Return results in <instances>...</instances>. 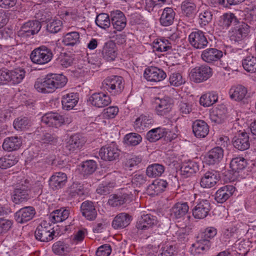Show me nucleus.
Segmentation results:
<instances>
[{
    "label": "nucleus",
    "instance_id": "obj_1",
    "mask_svg": "<svg viewBox=\"0 0 256 256\" xmlns=\"http://www.w3.org/2000/svg\"><path fill=\"white\" fill-rule=\"evenodd\" d=\"M66 82L67 78L63 74H50L44 78L37 79L34 86L38 92L47 94L64 87Z\"/></svg>",
    "mask_w": 256,
    "mask_h": 256
},
{
    "label": "nucleus",
    "instance_id": "obj_2",
    "mask_svg": "<svg viewBox=\"0 0 256 256\" xmlns=\"http://www.w3.org/2000/svg\"><path fill=\"white\" fill-rule=\"evenodd\" d=\"M137 190L130 186L122 189L120 194H112L110 196L108 204L112 207L120 206L124 204L130 203L134 198Z\"/></svg>",
    "mask_w": 256,
    "mask_h": 256
},
{
    "label": "nucleus",
    "instance_id": "obj_3",
    "mask_svg": "<svg viewBox=\"0 0 256 256\" xmlns=\"http://www.w3.org/2000/svg\"><path fill=\"white\" fill-rule=\"evenodd\" d=\"M102 87L112 96L120 94L124 87V81L122 77L111 76L106 78L102 82Z\"/></svg>",
    "mask_w": 256,
    "mask_h": 256
},
{
    "label": "nucleus",
    "instance_id": "obj_4",
    "mask_svg": "<svg viewBox=\"0 0 256 256\" xmlns=\"http://www.w3.org/2000/svg\"><path fill=\"white\" fill-rule=\"evenodd\" d=\"M52 58L53 54L52 50L44 46L34 48L30 55L32 62L40 65L48 63Z\"/></svg>",
    "mask_w": 256,
    "mask_h": 256
},
{
    "label": "nucleus",
    "instance_id": "obj_5",
    "mask_svg": "<svg viewBox=\"0 0 256 256\" xmlns=\"http://www.w3.org/2000/svg\"><path fill=\"white\" fill-rule=\"evenodd\" d=\"M212 75V69L206 64L196 66L190 74V80L194 82L200 83L206 81Z\"/></svg>",
    "mask_w": 256,
    "mask_h": 256
},
{
    "label": "nucleus",
    "instance_id": "obj_6",
    "mask_svg": "<svg viewBox=\"0 0 256 256\" xmlns=\"http://www.w3.org/2000/svg\"><path fill=\"white\" fill-rule=\"evenodd\" d=\"M54 234L52 226L46 222L39 224L34 232L36 240L42 242H48L53 240Z\"/></svg>",
    "mask_w": 256,
    "mask_h": 256
},
{
    "label": "nucleus",
    "instance_id": "obj_7",
    "mask_svg": "<svg viewBox=\"0 0 256 256\" xmlns=\"http://www.w3.org/2000/svg\"><path fill=\"white\" fill-rule=\"evenodd\" d=\"M120 152L117 144L112 142L103 146L99 151V155L102 160L111 162L118 159Z\"/></svg>",
    "mask_w": 256,
    "mask_h": 256
},
{
    "label": "nucleus",
    "instance_id": "obj_8",
    "mask_svg": "<svg viewBox=\"0 0 256 256\" xmlns=\"http://www.w3.org/2000/svg\"><path fill=\"white\" fill-rule=\"evenodd\" d=\"M42 28L41 22L38 20H29L24 23L18 32V36L26 38L38 34Z\"/></svg>",
    "mask_w": 256,
    "mask_h": 256
},
{
    "label": "nucleus",
    "instance_id": "obj_9",
    "mask_svg": "<svg viewBox=\"0 0 256 256\" xmlns=\"http://www.w3.org/2000/svg\"><path fill=\"white\" fill-rule=\"evenodd\" d=\"M86 140L82 135L76 134L72 136L66 142L64 151L66 154L79 150L84 144Z\"/></svg>",
    "mask_w": 256,
    "mask_h": 256
},
{
    "label": "nucleus",
    "instance_id": "obj_10",
    "mask_svg": "<svg viewBox=\"0 0 256 256\" xmlns=\"http://www.w3.org/2000/svg\"><path fill=\"white\" fill-rule=\"evenodd\" d=\"M250 32V26L248 24L242 22L238 26L232 28L229 32L230 40L234 43H239L248 36Z\"/></svg>",
    "mask_w": 256,
    "mask_h": 256
},
{
    "label": "nucleus",
    "instance_id": "obj_11",
    "mask_svg": "<svg viewBox=\"0 0 256 256\" xmlns=\"http://www.w3.org/2000/svg\"><path fill=\"white\" fill-rule=\"evenodd\" d=\"M154 105L155 112L160 116L168 115L172 108L171 99L168 96H164L162 98H156Z\"/></svg>",
    "mask_w": 256,
    "mask_h": 256
},
{
    "label": "nucleus",
    "instance_id": "obj_12",
    "mask_svg": "<svg viewBox=\"0 0 256 256\" xmlns=\"http://www.w3.org/2000/svg\"><path fill=\"white\" fill-rule=\"evenodd\" d=\"M30 186L28 182L25 180L24 184H22L14 191L12 200L16 204L26 202L29 198Z\"/></svg>",
    "mask_w": 256,
    "mask_h": 256
},
{
    "label": "nucleus",
    "instance_id": "obj_13",
    "mask_svg": "<svg viewBox=\"0 0 256 256\" xmlns=\"http://www.w3.org/2000/svg\"><path fill=\"white\" fill-rule=\"evenodd\" d=\"M188 41L190 44L196 49L204 48L208 44L204 33L200 30L192 32L188 36Z\"/></svg>",
    "mask_w": 256,
    "mask_h": 256
},
{
    "label": "nucleus",
    "instance_id": "obj_14",
    "mask_svg": "<svg viewBox=\"0 0 256 256\" xmlns=\"http://www.w3.org/2000/svg\"><path fill=\"white\" fill-rule=\"evenodd\" d=\"M144 77L148 82H158L165 79L166 74L161 68L156 66H149L145 69Z\"/></svg>",
    "mask_w": 256,
    "mask_h": 256
},
{
    "label": "nucleus",
    "instance_id": "obj_15",
    "mask_svg": "<svg viewBox=\"0 0 256 256\" xmlns=\"http://www.w3.org/2000/svg\"><path fill=\"white\" fill-rule=\"evenodd\" d=\"M88 102L96 108H103L111 103L112 99L107 93L94 92L89 97Z\"/></svg>",
    "mask_w": 256,
    "mask_h": 256
},
{
    "label": "nucleus",
    "instance_id": "obj_16",
    "mask_svg": "<svg viewBox=\"0 0 256 256\" xmlns=\"http://www.w3.org/2000/svg\"><path fill=\"white\" fill-rule=\"evenodd\" d=\"M210 208L209 200L204 199L200 200L196 202L192 209V216L196 219H204L208 216Z\"/></svg>",
    "mask_w": 256,
    "mask_h": 256
},
{
    "label": "nucleus",
    "instance_id": "obj_17",
    "mask_svg": "<svg viewBox=\"0 0 256 256\" xmlns=\"http://www.w3.org/2000/svg\"><path fill=\"white\" fill-rule=\"evenodd\" d=\"M250 134L246 132H240L232 140L234 146L237 150L244 151L249 148Z\"/></svg>",
    "mask_w": 256,
    "mask_h": 256
},
{
    "label": "nucleus",
    "instance_id": "obj_18",
    "mask_svg": "<svg viewBox=\"0 0 256 256\" xmlns=\"http://www.w3.org/2000/svg\"><path fill=\"white\" fill-rule=\"evenodd\" d=\"M36 214V210L32 206H26L20 208L14 214V218L18 223L24 224L31 220Z\"/></svg>",
    "mask_w": 256,
    "mask_h": 256
},
{
    "label": "nucleus",
    "instance_id": "obj_19",
    "mask_svg": "<svg viewBox=\"0 0 256 256\" xmlns=\"http://www.w3.org/2000/svg\"><path fill=\"white\" fill-rule=\"evenodd\" d=\"M220 179V175L216 172L208 171L202 176L200 185L203 188H211L216 184Z\"/></svg>",
    "mask_w": 256,
    "mask_h": 256
},
{
    "label": "nucleus",
    "instance_id": "obj_20",
    "mask_svg": "<svg viewBox=\"0 0 256 256\" xmlns=\"http://www.w3.org/2000/svg\"><path fill=\"white\" fill-rule=\"evenodd\" d=\"M222 56V50L216 48H208L202 52L201 58L206 63L212 64L220 60Z\"/></svg>",
    "mask_w": 256,
    "mask_h": 256
},
{
    "label": "nucleus",
    "instance_id": "obj_21",
    "mask_svg": "<svg viewBox=\"0 0 256 256\" xmlns=\"http://www.w3.org/2000/svg\"><path fill=\"white\" fill-rule=\"evenodd\" d=\"M111 24L117 31L122 30L126 25V19L122 12L116 10L111 12Z\"/></svg>",
    "mask_w": 256,
    "mask_h": 256
},
{
    "label": "nucleus",
    "instance_id": "obj_22",
    "mask_svg": "<svg viewBox=\"0 0 256 256\" xmlns=\"http://www.w3.org/2000/svg\"><path fill=\"white\" fill-rule=\"evenodd\" d=\"M168 186V183L166 180H155L148 186L146 192L150 196H156L165 191Z\"/></svg>",
    "mask_w": 256,
    "mask_h": 256
},
{
    "label": "nucleus",
    "instance_id": "obj_23",
    "mask_svg": "<svg viewBox=\"0 0 256 256\" xmlns=\"http://www.w3.org/2000/svg\"><path fill=\"white\" fill-rule=\"evenodd\" d=\"M235 189V187L232 185H226L221 187L215 194V200L218 203H224L232 195Z\"/></svg>",
    "mask_w": 256,
    "mask_h": 256
},
{
    "label": "nucleus",
    "instance_id": "obj_24",
    "mask_svg": "<svg viewBox=\"0 0 256 256\" xmlns=\"http://www.w3.org/2000/svg\"><path fill=\"white\" fill-rule=\"evenodd\" d=\"M67 182V176L66 174L58 172L52 176L49 180L50 187L56 190L64 187Z\"/></svg>",
    "mask_w": 256,
    "mask_h": 256
},
{
    "label": "nucleus",
    "instance_id": "obj_25",
    "mask_svg": "<svg viewBox=\"0 0 256 256\" xmlns=\"http://www.w3.org/2000/svg\"><path fill=\"white\" fill-rule=\"evenodd\" d=\"M237 22H238V20L234 14L226 12L220 17L218 26L220 30L224 31L227 30L232 24H236Z\"/></svg>",
    "mask_w": 256,
    "mask_h": 256
},
{
    "label": "nucleus",
    "instance_id": "obj_26",
    "mask_svg": "<svg viewBox=\"0 0 256 256\" xmlns=\"http://www.w3.org/2000/svg\"><path fill=\"white\" fill-rule=\"evenodd\" d=\"M157 224L156 216L151 214H143L136 222V226L138 229L146 230L153 227Z\"/></svg>",
    "mask_w": 256,
    "mask_h": 256
},
{
    "label": "nucleus",
    "instance_id": "obj_27",
    "mask_svg": "<svg viewBox=\"0 0 256 256\" xmlns=\"http://www.w3.org/2000/svg\"><path fill=\"white\" fill-rule=\"evenodd\" d=\"M102 58L108 62L113 61L117 56V50L115 43L111 40L106 42L102 51Z\"/></svg>",
    "mask_w": 256,
    "mask_h": 256
},
{
    "label": "nucleus",
    "instance_id": "obj_28",
    "mask_svg": "<svg viewBox=\"0 0 256 256\" xmlns=\"http://www.w3.org/2000/svg\"><path fill=\"white\" fill-rule=\"evenodd\" d=\"M192 132L198 138H205L209 132V126L203 120H195L192 126Z\"/></svg>",
    "mask_w": 256,
    "mask_h": 256
},
{
    "label": "nucleus",
    "instance_id": "obj_29",
    "mask_svg": "<svg viewBox=\"0 0 256 256\" xmlns=\"http://www.w3.org/2000/svg\"><path fill=\"white\" fill-rule=\"evenodd\" d=\"M226 113L227 110L224 106H218L210 112V119L216 124H222L226 118Z\"/></svg>",
    "mask_w": 256,
    "mask_h": 256
},
{
    "label": "nucleus",
    "instance_id": "obj_30",
    "mask_svg": "<svg viewBox=\"0 0 256 256\" xmlns=\"http://www.w3.org/2000/svg\"><path fill=\"white\" fill-rule=\"evenodd\" d=\"M210 246V240L202 238L192 244L190 248V252L193 255L202 254L208 250Z\"/></svg>",
    "mask_w": 256,
    "mask_h": 256
},
{
    "label": "nucleus",
    "instance_id": "obj_31",
    "mask_svg": "<svg viewBox=\"0 0 256 256\" xmlns=\"http://www.w3.org/2000/svg\"><path fill=\"white\" fill-rule=\"evenodd\" d=\"M189 206L186 202L175 204L170 209V216L173 218H183L188 212Z\"/></svg>",
    "mask_w": 256,
    "mask_h": 256
},
{
    "label": "nucleus",
    "instance_id": "obj_32",
    "mask_svg": "<svg viewBox=\"0 0 256 256\" xmlns=\"http://www.w3.org/2000/svg\"><path fill=\"white\" fill-rule=\"evenodd\" d=\"M70 210L68 207H63L53 211L50 216L51 222L56 223L66 220L70 216Z\"/></svg>",
    "mask_w": 256,
    "mask_h": 256
},
{
    "label": "nucleus",
    "instance_id": "obj_33",
    "mask_svg": "<svg viewBox=\"0 0 256 256\" xmlns=\"http://www.w3.org/2000/svg\"><path fill=\"white\" fill-rule=\"evenodd\" d=\"M176 12L172 8H164L159 19L160 24L163 26H168L173 24Z\"/></svg>",
    "mask_w": 256,
    "mask_h": 256
},
{
    "label": "nucleus",
    "instance_id": "obj_34",
    "mask_svg": "<svg viewBox=\"0 0 256 256\" xmlns=\"http://www.w3.org/2000/svg\"><path fill=\"white\" fill-rule=\"evenodd\" d=\"M224 158V150L220 146H216L208 153L206 161L209 164H218Z\"/></svg>",
    "mask_w": 256,
    "mask_h": 256
},
{
    "label": "nucleus",
    "instance_id": "obj_35",
    "mask_svg": "<svg viewBox=\"0 0 256 256\" xmlns=\"http://www.w3.org/2000/svg\"><path fill=\"white\" fill-rule=\"evenodd\" d=\"M22 140L18 136H10L6 138L2 144L3 149L8 152L18 150L21 146Z\"/></svg>",
    "mask_w": 256,
    "mask_h": 256
},
{
    "label": "nucleus",
    "instance_id": "obj_36",
    "mask_svg": "<svg viewBox=\"0 0 256 256\" xmlns=\"http://www.w3.org/2000/svg\"><path fill=\"white\" fill-rule=\"evenodd\" d=\"M132 220V217L128 214L122 212L114 218L112 226L114 229L123 228L128 226Z\"/></svg>",
    "mask_w": 256,
    "mask_h": 256
},
{
    "label": "nucleus",
    "instance_id": "obj_37",
    "mask_svg": "<svg viewBox=\"0 0 256 256\" xmlns=\"http://www.w3.org/2000/svg\"><path fill=\"white\" fill-rule=\"evenodd\" d=\"M82 216L88 220H94L96 216V211L92 202L85 201L80 206Z\"/></svg>",
    "mask_w": 256,
    "mask_h": 256
},
{
    "label": "nucleus",
    "instance_id": "obj_38",
    "mask_svg": "<svg viewBox=\"0 0 256 256\" xmlns=\"http://www.w3.org/2000/svg\"><path fill=\"white\" fill-rule=\"evenodd\" d=\"M247 92L246 88L242 85L233 86L229 90L230 98L238 102L246 98Z\"/></svg>",
    "mask_w": 256,
    "mask_h": 256
},
{
    "label": "nucleus",
    "instance_id": "obj_39",
    "mask_svg": "<svg viewBox=\"0 0 256 256\" xmlns=\"http://www.w3.org/2000/svg\"><path fill=\"white\" fill-rule=\"evenodd\" d=\"M78 100L76 93H70L63 96L62 104L63 109L69 110H72L78 104Z\"/></svg>",
    "mask_w": 256,
    "mask_h": 256
},
{
    "label": "nucleus",
    "instance_id": "obj_40",
    "mask_svg": "<svg viewBox=\"0 0 256 256\" xmlns=\"http://www.w3.org/2000/svg\"><path fill=\"white\" fill-rule=\"evenodd\" d=\"M52 251L57 255L66 256L72 251V248L68 243L64 241H58L53 244Z\"/></svg>",
    "mask_w": 256,
    "mask_h": 256
},
{
    "label": "nucleus",
    "instance_id": "obj_41",
    "mask_svg": "<svg viewBox=\"0 0 256 256\" xmlns=\"http://www.w3.org/2000/svg\"><path fill=\"white\" fill-rule=\"evenodd\" d=\"M154 120L152 117L142 114L134 122V127L136 130L141 131L149 128L153 124Z\"/></svg>",
    "mask_w": 256,
    "mask_h": 256
},
{
    "label": "nucleus",
    "instance_id": "obj_42",
    "mask_svg": "<svg viewBox=\"0 0 256 256\" xmlns=\"http://www.w3.org/2000/svg\"><path fill=\"white\" fill-rule=\"evenodd\" d=\"M198 170V166L196 162L188 160L182 163L180 168L182 174L188 177Z\"/></svg>",
    "mask_w": 256,
    "mask_h": 256
},
{
    "label": "nucleus",
    "instance_id": "obj_43",
    "mask_svg": "<svg viewBox=\"0 0 256 256\" xmlns=\"http://www.w3.org/2000/svg\"><path fill=\"white\" fill-rule=\"evenodd\" d=\"M246 160L244 158L236 156L232 159L230 168L234 173H238L246 168Z\"/></svg>",
    "mask_w": 256,
    "mask_h": 256
},
{
    "label": "nucleus",
    "instance_id": "obj_44",
    "mask_svg": "<svg viewBox=\"0 0 256 256\" xmlns=\"http://www.w3.org/2000/svg\"><path fill=\"white\" fill-rule=\"evenodd\" d=\"M62 43L66 46H74L80 42V33L72 32L66 34L63 38Z\"/></svg>",
    "mask_w": 256,
    "mask_h": 256
},
{
    "label": "nucleus",
    "instance_id": "obj_45",
    "mask_svg": "<svg viewBox=\"0 0 256 256\" xmlns=\"http://www.w3.org/2000/svg\"><path fill=\"white\" fill-rule=\"evenodd\" d=\"M166 135V129L161 128H153L146 134V138L150 142H155Z\"/></svg>",
    "mask_w": 256,
    "mask_h": 256
},
{
    "label": "nucleus",
    "instance_id": "obj_46",
    "mask_svg": "<svg viewBox=\"0 0 256 256\" xmlns=\"http://www.w3.org/2000/svg\"><path fill=\"white\" fill-rule=\"evenodd\" d=\"M164 171V166L158 164H154L148 166L146 174L150 178H156L162 176Z\"/></svg>",
    "mask_w": 256,
    "mask_h": 256
},
{
    "label": "nucleus",
    "instance_id": "obj_47",
    "mask_svg": "<svg viewBox=\"0 0 256 256\" xmlns=\"http://www.w3.org/2000/svg\"><path fill=\"white\" fill-rule=\"evenodd\" d=\"M25 74L24 70L20 68L10 70V82L14 84L21 82L25 76Z\"/></svg>",
    "mask_w": 256,
    "mask_h": 256
},
{
    "label": "nucleus",
    "instance_id": "obj_48",
    "mask_svg": "<svg viewBox=\"0 0 256 256\" xmlns=\"http://www.w3.org/2000/svg\"><path fill=\"white\" fill-rule=\"evenodd\" d=\"M242 65L248 72H256V57L252 56H246L242 60Z\"/></svg>",
    "mask_w": 256,
    "mask_h": 256
},
{
    "label": "nucleus",
    "instance_id": "obj_49",
    "mask_svg": "<svg viewBox=\"0 0 256 256\" xmlns=\"http://www.w3.org/2000/svg\"><path fill=\"white\" fill-rule=\"evenodd\" d=\"M13 126L17 130H24L30 126V120L28 117L20 116L14 120Z\"/></svg>",
    "mask_w": 256,
    "mask_h": 256
},
{
    "label": "nucleus",
    "instance_id": "obj_50",
    "mask_svg": "<svg viewBox=\"0 0 256 256\" xmlns=\"http://www.w3.org/2000/svg\"><path fill=\"white\" fill-rule=\"evenodd\" d=\"M69 198H76L84 194V188L82 184L73 183L68 191Z\"/></svg>",
    "mask_w": 256,
    "mask_h": 256
},
{
    "label": "nucleus",
    "instance_id": "obj_51",
    "mask_svg": "<svg viewBox=\"0 0 256 256\" xmlns=\"http://www.w3.org/2000/svg\"><path fill=\"white\" fill-rule=\"evenodd\" d=\"M182 14L188 17H193L196 10V6L192 2L186 0L181 6Z\"/></svg>",
    "mask_w": 256,
    "mask_h": 256
},
{
    "label": "nucleus",
    "instance_id": "obj_52",
    "mask_svg": "<svg viewBox=\"0 0 256 256\" xmlns=\"http://www.w3.org/2000/svg\"><path fill=\"white\" fill-rule=\"evenodd\" d=\"M95 22L96 24L102 29L108 28L111 24V18L108 14L106 13H101L97 15Z\"/></svg>",
    "mask_w": 256,
    "mask_h": 256
},
{
    "label": "nucleus",
    "instance_id": "obj_53",
    "mask_svg": "<svg viewBox=\"0 0 256 256\" xmlns=\"http://www.w3.org/2000/svg\"><path fill=\"white\" fill-rule=\"evenodd\" d=\"M97 164L93 160L84 162L81 166L80 172L84 176L92 174L96 170Z\"/></svg>",
    "mask_w": 256,
    "mask_h": 256
},
{
    "label": "nucleus",
    "instance_id": "obj_54",
    "mask_svg": "<svg viewBox=\"0 0 256 256\" xmlns=\"http://www.w3.org/2000/svg\"><path fill=\"white\" fill-rule=\"evenodd\" d=\"M171 44L165 38L156 39L153 42V48L157 52H166L171 48Z\"/></svg>",
    "mask_w": 256,
    "mask_h": 256
},
{
    "label": "nucleus",
    "instance_id": "obj_55",
    "mask_svg": "<svg viewBox=\"0 0 256 256\" xmlns=\"http://www.w3.org/2000/svg\"><path fill=\"white\" fill-rule=\"evenodd\" d=\"M218 100V96L212 92H208L202 94L200 99V105L208 107L212 105Z\"/></svg>",
    "mask_w": 256,
    "mask_h": 256
},
{
    "label": "nucleus",
    "instance_id": "obj_56",
    "mask_svg": "<svg viewBox=\"0 0 256 256\" xmlns=\"http://www.w3.org/2000/svg\"><path fill=\"white\" fill-rule=\"evenodd\" d=\"M16 158L12 154L5 156L0 158V168L6 169L9 168L18 162Z\"/></svg>",
    "mask_w": 256,
    "mask_h": 256
},
{
    "label": "nucleus",
    "instance_id": "obj_57",
    "mask_svg": "<svg viewBox=\"0 0 256 256\" xmlns=\"http://www.w3.org/2000/svg\"><path fill=\"white\" fill-rule=\"evenodd\" d=\"M62 26V23L59 20H52L47 22L46 30L51 34H56L60 32Z\"/></svg>",
    "mask_w": 256,
    "mask_h": 256
},
{
    "label": "nucleus",
    "instance_id": "obj_58",
    "mask_svg": "<svg viewBox=\"0 0 256 256\" xmlns=\"http://www.w3.org/2000/svg\"><path fill=\"white\" fill-rule=\"evenodd\" d=\"M142 140L141 136L136 133H130L126 135L124 140L129 146H136Z\"/></svg>",
    "mask_w": 256,
    "mask_h": 256
},
{
    "label": "nucleus",
    "instance_id": "obj_59",
    "mask_svg": "<svg viewBox=\"0 0 256 256\" xmlns=\"http://www.w3.org/2000/svg\"><path fill=\"white\" fill-rule=\"evenodd\" d=\"M212 14L210 10H206L199 14L198 22L201 27L208 25L212 20Z\"/></svg>",
    "mask_w": 256,
    "mask_h": 256
},
{
    "label": "nucleus",
    "instance_id": "obj_60",
    "mask_svg": "<svg viewBox=\"0 0 256 256\" xmlns=\"http://www.w3.org/2000/svg\"><path fill=\"white\" fill-rule=\"evenodd\" d=\"M169 82L171 86L177 87L184 84L185 80L180 73L175 72L170 76Z\"/></svg>",
    "mask_w": 256,
    "mask_h": 256
},
{
    "label": "nucleus",
    "instance_id": "obj_61",
    "mask_svg": "<svg viewBox=\"0 0 256 256\" xmlns=\"http://www.w3.org/2000/svg\"><path fill=\"white\" fill-rule=\"evenodd\" d=\"M142 160L141 156H134L132 158L126 159L124 162V168L126 170H132V168L138 166Z\"/></svg>",
    "mask_w": 256,
    "mask_h": 256
},
{
    "label": "nucleus",
    "instance_id": "obj_62",
    "mask_svg": "<svg viewBox=\"0 0 256 256\" xmlns=\"http://www.w3.org/2000/svg\"><path fill=\"white\" fill-rule=\"evenodd\" d=\"M13 222L12 220L0 218V236L6 234L12 228Z\"/></svg>",
    "mask_w": 256,
    "mask_h": 256
},
{
    "label": "nucleus",
    "instance_id": "obj_63",
    "mask_svg": "<svg viewBox=\"0 0 256 256\" xmlns=\"http://www.w3.org/2000/svg\"><path fill=\"white\" fill-rule=\"evenodd\" d=\"M244 19L250 24L256 22V5L250 6L246 8Z\"/></svg>",
    "mask_w": 256,
    "mask_h": 256
},
{
    "label": "nucleus",
    "instance_id": "obj_64",
    "mask_svg": "<svg viewBox=\"0 0 256 256\" xmlns=\"http://www.w3.org/2000/svg\"><path fill=\"white\" fill-rule=\"evenodd\" d=\"M161 250L158 256H175L176 254V247L169 244L162 247Z\"/></svg>",
    "mask_w": 256,
    "mask_h": 256
}]
</instances>
